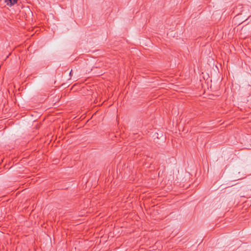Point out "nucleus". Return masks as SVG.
I'll use <instances>...</instances> for the list:
<instances>
[{
    "instance_id": "nucleus-2",
    "label": "nucleus",
    "mask_w": 251,
    "mask_h": 251,
    "mask_svg": "<svg viewBox=\"0 0 251 251\" xmlns=\"http://www.w3.org/2000/svg\"><path fill=\"white\" fill-rule=\"evenodd\" d=\"M72 70H71V71L70 72V75H71L72 74Z\"/></svg>"
},
{
    "instance_id": "nucleus-1",
    "label": "nucleus",
    "mask_w": 251,
    "mask_h": 251,
    "mask_svg": "<svg viewBox=\"0 0 251 251\" xmlns=\"http://www.w3.org/2000/svg\"><path fill=\"white\" fill-rule=\"evenodd\" d=\"M4 2L7 5L12 6L17 3V0H4Z\"/></svg>"
}]
</instances>
